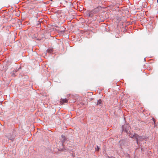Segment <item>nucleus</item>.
<instances>
[{"mask_svg": "<svg viewBox=\"0 0 158 158\" xmlns=\"http://www.w3.org/2000/svg\"><path fill=\"white\" fill-rule=\"evenodd\" d=\"M98 4H100V3H101V1H99V2H98Z\"/></svg>", "mask_w": 158, "mask_h": 158, "instance_id": "obj_10", "label": "nucleus"}, {"mask_svg": "<svg viewBox=\"0 0 158 158\" xmlns=\"http://www.w3.org/2000/svg\"><path fill=\"white\" fill-rule=\"evenodd\" d=\"M63 138V139L64 140L65 139V137L64 136H63V135L61 136Z\"/></svg>", "mask_w": 158, "mask_h": 158, "instance_id": "obj_8", "label": "nucleus"}, {"mask_svg": "<svg viewBox=\"0 0 158 158\" xmlns=\"http://www.w3.org/2000/svg\"><path fill=\"white\" fill-rule=\"evenodd\" d=\"M61 102H62L63 103H66L68 102V100H67V99L66 98L63 99L61 101Z\"/></svg>", "mask_w": 158, "mask_h": 158, "instance_id": "obj_4", "label": "nucleus"}, {"mask_svg": "<svg viewBox=\"0 0 158 158\" xmlns=\"http://www.w3.org/2000/svg\"><path fill=\"white\" fill-rule=\"evenodd\" d=\"M97 146V150L98 151L99 150V148L98 146Z\"/></svg>", "mask_w": 158, "mask_h": 158, "instance_id": "obj_9", "label": "nucleus"}, {"mask_svg": "<svg viewBox=\"0 0 158 158\" xmlns=\"http://www.w3.org/2000/svg\"><path fill=\"white\" fill-rule=\"evenodd\" d=\"M157 2L158 3V0H157Z\"/></svg>", "mask_w": 158, "mask_h": 158, "instance_id": "obj_12", "label": "nucleus"}, {"mask_svg": "<svg viewBox=\"0 0 158 158\" xmlns=\"http://www.w3.org/2000/svg\"><path fill=\"white\" fill-rule=\"evenodd\" d=\"M135 137L136 143L138 145H139L140 142L143 141L146 139L145 137L139 136L137 134L135 135Z\"/></svg>", "mask_w": 158, "mask_h": 158, "instance_id": "obj_1", "label": "nucleus"}, {"mask_svg": "<svg viewBox=\"0 0 158 158\" xmlns=\"http://www.w3.org/2000/svg\"><path fill=\"white\" fill-rule=\"evenodd\" d=\"M102 101L101 99H99L98 101L97 102V105H101V104H102Z\"/></svg>", "mask_w": 158, "mask_h": 158, "instance_id": "obj_3", "label": "nucleus"}, {"mask_svg": "<svg viewBox=\"0 0 158 158\" xmlns=\"http://www.w3.org/2000/svg\"><path fill=\"white\" fill-rule=\"evenodd\" d=\"M21 69V68H20H20H19V69Z\"/></svg>", "mask_w": 158, "mask_h": 158, "instance_id": "obj_11", "label": "nucleus"}, {"mask_svg": "<svg viewBox=\"0 0 158 158\" xmlns=\"http://www.w3.org/2000/svg\"><path fill=\"white\" fill-rule=\"evenodd\" d=\"M88 15L89 17H91L92 16L90 14V13H89Z\"/></svg>", "mask_w": 158, "mask_h": 158, "instance_id": "obj_7", "label": "nucleus"}, {"mask_svg": "<svg viewBox=\"0 0 158 158\" xmlns=\"http://www.w3.org/2000/svg\"><path fill=\"white\" fill-rule=\"evenodd\" d=\"M7 137L8 139H9L10 140H13L14 139V138L13 137L11 136H10L8 135V136H7Z\"/></svg>", "mask_w": 158, "mask_h": 158, "instance_id": "obj_6", "label": "nucleus"}, {"mask_svg": "<svg viewBox=\"0 0 158 158\" xmlns=\"http://www.w3.org/2000/svg\"><path fill=\"white\" fill-rule=\"evenodd\" d=\"M47 52L51 53L53 52V49H48L47 50Z\"/></svg>", "mask_w": 158, "mask_h": 158, "instance_id": "obj_5", "label": "nucleus"}, {"mask_svg": "<svg viewBox=\"0 0 158 158\" xmlns=\"http://www.w3.org/2000/svg\"><path fill=\"white\" fill-rule=\"evenodd\" d=\"M122 128L123 129V131H125L126 133H127V134H130V135L129 136L131 138H134V139H135V135H137L136 134H135L134 135H132L131 134L130 132L129 131V130H128L127 129L125 128L124 126H122Z\"/></svg>", "mask_w": 158, "mask_h": 158, "instance_id": "obj_2", "label": "nucleus"}]
</instances>
